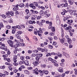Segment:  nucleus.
Returning <instances> with one entry per match:
<instances>
[{"label":"nucleus","mask_w":77,"mask_h":77,"mask_svg":"<svg viewBox=\"0 0 77 77\" xmlns=\"http://www.w3.org/2000/svg\"><path fill=\"white\" fill-rule=\"evenodd\" d=\"M17 58H18V57H17V55H15L14 56L13 58L14 63H13V65L14 66H17L18 65V63H17V60H18Z\"/></svg>","instance_id":"f257e3e1"},{"label":"nucleus","mask_w":77,"mask_h":77,"mask_svg":"<svg viewBox=\"0 0 77 77\" xmlns=\"http://www.w3.org/2000/svg\"><path fill=\"white\" fill-rule=\"evenodd\" d=\"M56 22L58 25H59L60 24V20L59 16L57 15L56 17Z\"/></svg>","instance_id":"f03ea898"},{"label":"nucleus","mask_w":77,"mask_h":77,"mask_svg":"<svg viewBox=\"0 0 77 77\" xmlns=\"http://www.w3.org/2000/svg\"><path fill=\"white\" fill-rule=\"evenodd\" d=\"M48 24H49V26H48L49 29H55V27L51 26L52 24V22H49Z\"/></svg>","instance_id":"7ed1b4c3"},{"label":"nucleus","mask_w":77,"mask_h":77,"mask_svg":"<svg viewBox=\"0 0 77 77\" xmlns=\"http://www.w3.org/2000/svg\"><path fill=\"white\" fill-rule=\"evenodd\" d=\"M39 51H41L42 52H46L48 51V50L46 48L43 49L42 48H38Z\"/></svg>","instance_id":"20e7f679"},{"label":"nucleus","mask_w":77,"mask_h":77,"mask_svg":"<svg viewBox=\"0 0 77 77\" xmlns=\"http://www.w3.org/2000/svg\"><path fill=\"white\" fill-rule=\"evenodd\" d=\"M45 14H47V12L46 11H45V12H44L43 11H40L39 13L40 15L42 16L44 15Z\"/></svg>","instance_id":"39448f33"},{"label":"nucleus","mask_w":77,"mask_h":77,"mask_svg":"<svg viewBox=\"0 0 77 77\" xmlns=\"http://www.w3.org/2000/svg\"><path fill=\"white\" fill-rule=\"evenodd\" d=\"M12 29H21V28L20 27V26L19 25L17 26H12Z\"/></svg>","instance_id":"423d86ee"},{"label":"nucleus","mask_w":77,"mask_h":77,"mask_svg":"<svg viewBox=\"0 0 77 77\" xmlns=\"http://www.w3.org/2000/svg\"><path fill=\"white\" fill-rule=\"evenodd\" d=\"M60 42H61V44H64L65 43V38L63 37L62 39H60Z\"/></svg>","instance_id":"0eeeda50"},{"label":"nucleus","mask_w":77,"mask_h":77,"mask_svg":"<svg viewBox=\"0 0 77 77\" xmlns=\"http://www.w3.org/2000/svg\"><path fill=\"white\" fill-rule=\"evenodd\" d=\"M69 32H70L69 35L70 36H72L73 34L71 32H74L75 30L74 29H70L69 30Z\"/></svg>","instance_id":"6e6552de"},{"label":"nucleus","mask_w":77,"mask_h":77,"mask_svg":"<svg viewBox=\"0 0 77 77\" xmlns=\"http://www.w3.org/2000/svg\"><path fill=\"white\" fill-rule=\"evenodd\" d=\"M38 72H40V76H42V75H44V70L42 71L41 70H39Z\"/></svg>","instance_id":"1a4fd4ad"},{"label":"nucleus","mask_w":77,"mask_h":77,"mask_svg":"<svg viewBox=\"0 0 77 77\" xmlns=\"http://www.w3.org/2000/svg\"><path fill=\"white\" fill-rule=\"evenodd\" d=\"M7 42L8 44H9L10 45H12L14 44V42H13V41L11 40H8Z\"/></svg>","instance_id":"9d476101"},{"label":"nucleus","mask_w":77,"mask_h":77,"mask_svg":"<svg viewBox=\"0 0 77 77\" xmlns=\"http://www.w3.org/2000/svg\"><path fill=\"white\" fill-rule=\"evenodd\" d=\"M39 62L38 61H35L33 63V64L34 66H37V65H39Z\"/></svg>","instance_id":"9b49d317"},{"label":"nucleus","mask_w":77,"mask_h":77,"mask_svg":"<svg viewBox=\"0 0 77 77\" xmlns=\"http://www.w3.org/2000/svg\"><path fill=\"white\" fill-rule=\"evenodd\" d=\"M29 6L31 8H32L33 9H36L35 5H34L33 4H30Z\"/></svg>","instance_id":"f8f14e48"},{"label":"nucleus","mask_w":77,"mask_h":77,"mask_svg":"<svg viewBox=\"0 0 77 77\" xmlns=\"http://www.w3.org/2000/svg\"><path fill=\"white\" fill-rule=\"evenodd\" d=\"M58 71L59 72H63V68L62 67H60L58 68L57 69Z\"/></svg>","instance_id":"ddd939ff"},{"label":"nucleus","mask_w":77,"mask_h":77,"mask_svg":"<svg viewBox=\"0 0 77 77\" xmlns=\"http://www.w3.org/2000/svg\"><path fill=\"white\" fill-rule=\"evenodd\" d=\"M29 61L27 60H25L24 61V64L26 65H27V66H29Z\"/></svg>","instance_id":"4468645a"},{"label":"nucleus","mask_w":77,"mask_h":77,"mask_svg":"<svg viewBox=\"0 0 77 77\" xmlns=\"http://www.w3.org/2000/svg\"><path fill=\"white\" fill-rule=\"evenodd\" d=\"M61 6L62 7H64V8H65V7H66V6H68V3H65V4H62L61 5Z\"/></svg>","instance_id":"2eb2a0df"},{"label":"nucleus","mask_w":77,"mask_h":77,"mask_svg":"<svg viewBox=\"0 0 77 77\" xmlns=\"http://www.w3.org/2000/svg\"><path fill=\"white\" fill-rule=\"evenodd\" d=\"M70 14L71 15H74V16H75L76 15V13H75V12L72 11L70 12Z\"/></svg>","instance_id":"dca6fc26"},{"label":"nucleus","mask_w":77,"mask_h":77,"mask_svg":"<svg viewBox=\"0 0 77 77\" xmlns=\"http://www.w3.org/2000/svg\"><path fill=\"white\" fill-rule=\"evenodd\" d=\"M68 23L69 25H71V23H73V21L72 20H67Z\"/></svg>","instance_id":"f3484780"},{"label":"nucleus","mask_w":77,"mask_h":77,"mask_svg":"<svg viewBox=\"0 0 77 77\" xmlns=\"http://www.w3.org/2000/svg\"><path fill=\"white\" fill-rule=\"evenodd\" d=\"M0 48L3 50H5V51H7V47L6 46H4V47H1Z\"/></svg>","instance_id":"a211bd4d"},{"label":"nucleus","mask_w":77,"mask_h":77,"mask_svg":"<svg viewBox=\"0 0 77 77\" xmlns=\"http://www.w3.org/2000/svg\"><path fill=\"white\" fill-rule=\"evenodd\" d=\"M17 35H18L17 34H15V36H16L17 39H21V36H20V35L17 36Z\"/></svg>","instance_id":"6ab92c4d"},{"label":"nucleus","mask_w":77,"mask_h":77,"mask_svg":"<svg viewBox=\"0 0 77 77\" xmlns=\"http://www.w3.org/2000/svg\"><path fill=\"white\" fill-rule=\"evenodd\" d=\"M51 55H52V52L51 53H49L46 54V57H48V56H51Z\"/></svg>","instance_id":"aec40b11"},{"label":"nucleus","mask_w":77,"mask_h":77,"mask_svg":"<svg viewBox=\"0 0 77 77\" xmlns=\"http://www.w3.org/2000/svg\"><path fill=\"white\" fill-rule=\"evenodd\" d=\"M33 4L34 5H35V6H36V7H38L39 6V5H38V2H33Z\"/></svg>","instance_id":"412c9836"},{"label":"nucleus","mask_w":77,"mask_h":77,"mask_svg":"<svg viewBox=\"0 0 77 77\" xmlns=\"http://www.w3.org/2000/svg\"><path fill=\"white\" fill-rule=\"evenodd\" d=\"M6 15H7V17L8 18H10L11 17V16L9 15V12H7L6 13Z\"/></svg>","instance_id":"4be33fe9"},{"label":"nucleus","mask_w":77,"mask_h":77,"mask_svg":"<svg viewBox=\"0 0 77 77\" xmlns=\"http://www.w3.org/2000/svg\"><path fill=\"white\" fill-rule=\"evenodd\" d=\"M19 6L20 8H23V7H24V5L23 3H21L19 5Z\"/></svg>","instance_id":"5701e85b"},{"label":"nucleus","mask_w":77,"mask_h":77,"mask_svg":"<svg viewBox=\"0 0 77 77\" xmlns=\"http://www.w3.org/2000/svg\"><path fill=\"white\" fill-rule=\"evenodd\" d=\"M24 73L25 74H28V75H29L30 74V72H29L27 70H25L24 71Z\"/></svg>","instance_id":"b1692460"},{"label":"nucleus","mask_w":77,"mask_h":77,"mask_svg":"<svg viewBox=\"0 0 77 77\" xmlns=\"http://www.w3.org/2000/svg\"><path fill=\"white\" fill-rule=\"evenodd\" d=\"M1 17H2V18H3L4 19H5V18H6V17H7L6 16L5 14H2L1 16Z\"/></svg>","instance_id":"393cba45"},{"label":"nucleus","mask_w":77,"mask_h":77,"mask_svg":"<svg viewBox=\"0 0 77 77\" xmlns=\"http://www.w3.org/2000/svg\"><path fill=\"white\" fill-rule=\"evenodd\" d=\"M9 14L11 16H14V11H10L9 12Z\"/></svg>","instance_id":"a878e982"},{"label":"nucleus","mask_w":77,"mask_h":77,"mask_svg":"<svg viewBox=\"0 0 77 77\" xmlns=\"http://www.w3.org/2000/svg\"><path fill=\"white\" fill-rule=\"evenodd\" d=\"M68 2H69V3L70 5H73V2L70 0H68Z\"/></svg>","instance_id":"bb28decb"},{"label":"nucleus","mask_w":77,"mask_h":77,"mask_svg":"<svg viewBox=\"0 0 77 77\" xmlns=\"http://www.w3.org/2000/svg\"><path fill=\"white\" fill-rule=\"evenodd\" d=\"M6 68V66H5L3 65V66H0V68L1 69H4Z\"/></svg>","instance_id":"cd10ccee"},{"label":"nucleus","mask_w":77,"mask_h":77,"mask_svg":"<svg viewBox=\"0 0 77 77\" xmlns=\"http://www.w3.org/2000/svg\"><path fill=\"white\" fill-rule=\"evenodd\" d=\"M25 13L26 14H29V10L27 9H26L25 10Z\"/></svg>","instance_id":"c85d7f7f"},{"label":"nucleus","mask_w":77,"mask_h":77,"mask_svg":"<svg viewBox=\"0 0 77 77\" xmlns=\"http://www.w3.org/2000/svg\"><path fill=\"white\" fill-rule=\"evenodd\" d=\"M20 42H19L18 41H17L16 42V45L18 46V47H20Z\"/></svg>","instance_id":"c756f323"},{"label":"nucleus","mask_w":77,"mask_h":77,"mask_svg":"<svg viewBox=\"0 0 77 77\" xmlns=\"http://www.w3.org/2000/svg\"><path fill=\"white\" fill-rule=\"evenodd\" d=\"M61 36L62 37H63L64 35H63V29H62L61 30Z\"/></svg>","instance_id":"7c9ffc66"},{"label":"nucleus","mask_w":77,"mask_h":77,"mask_svg":"<svg viewBox=\"0 0 77 77\" xmlns=\"http://www.w3.org/2000/svg\"><path fill=\"white\" fill-rule=\"evenodd\" d=\"M42 17H41V16H38L37 17L36 19L37 20H40V19Z\"/></svg>","instance_id":"2f4dec72"},{"label":"nucleus","mask_w":77,"mask_h":77,"mask_svg":"<svg viewBox=\"0 0 77 77\" xmlns=\"http://www.w3.org/2000/svg\"><path fill=\"white\" fill-rule=\"evenodd\" d=\"M19 46H22V47H24V43H20Z\"/></svg>","instance_id":"473e14b6"},{"label":"nucleus","mask_w":77,"mask_h":77,"mask_svg":"<svg viewBox=\"0 0 77 77\" xmlns=\"http://www.w3.org/2000/svg\"><path fill=\"white\" fill-rule=\"evenodd\" d=\"M51 62L53 63H57V61L54 60H52V61H51Z\"/></svg>","instance_id":"72a5a7b5"},{"label":"nucleus","mask_w":77,"mask_h":77,"mask_svg":"<svg viewBox=\"0 0 77 77\" xmlns=\"http://www.w3.org/2000/svg\"><path fill=\"white\" fill-rule=\"evenodd\" d=\"M44 72L45 74V75H47V74H48V73L49 72L48 71H45L44 70Z\"/></svg>","instance_id":"f704fd0d"},{"label":"nucleus","mask_w":77,"mask_h":77,"mask_svg":"<svg viewBox=\"0 0 77 77\" xmlns=\"http://www.w3.org/2000/svg\"><path fill=\"white\" fill-rule=\"evenodd\" d=\"M71 42H72V40H71V39H68V43H69V44H71Z\"/></svg>","instance_id":"c9c22d12"},{"label":"nucleus","mask_w":77,"mask_h":77,"mask_svg":"<svg viewBox=\"0 0 77 77\" xmlns=\"http://www.w3.org/2000/svg\"><path fill=\"white\" fill-rule=\"evenodd\" d=\"M20 59L22 60H24V57L23 56H21L20 57Z\"/></svg>","instance_id":"e433bc0d"},{"label":"nucleus","mask_w":77,"mask_h":77,"mask_svg":"<svg viewBox=\"0 0 77 77\" xmlns=\"http://www.w3.org/2000/svg\"><path fill=\"white\" fill-rule=\"evenodd\" d=\"M17 33L18 34V35H21V34L23 33V32L20 31H18L17 32Z\"/></svg>","instance_id":"4c0bfd02"},{"label":"nucleus","mask_w":77,"mask_h":77,"mask_svg":"<svg viewBox=\"0 0 77 77\" xmlns=\"http://www.w3.org/2000/svg\"><path fill=\"white\" fill-rule=\"evenodd\" d=\"M13 52L14 54H17V49H15L14 50Z\"/></svg>","instance_id":"58836bf2"},{"label":"nucleus","mask_w":77,"mask_h":77,"mask_svg":"<svg viewBox=\"0 0 77 77\" xmlns=\"http://www.w3.org/2000/svg\"><path fill=\"white\" fill-rule=\"evenodd\" d=\"M36 55L37 56H39L40 57H42L43 56L42 54H37Z\"/></svg>","instance_id":"ea45409f"},{"label":"nucleus","mask_w":77,"mask_h":77,"mask_svg":"<svg viewBox=\"0 0 77 77\" xmlns=\"http://www.w3.org/2000/svg\"><path fill=\"white\" fill-rule=\"evenodd\" d=\"M69 18L68 17H64L63 19V20L64 21H66L67 20H68Z\"/></svg>","instance_id":"a19ab883"},{"label":"nucleus","mask_w":77,"mask_h":77,"mask_svg":"<svg viewBox=\"0 0 77 77\" xmlns=\"http://www.w3.org/2000/svg\"><path fill=\"white\" fill-rule=\"evenodd\" d=\"M8 20V22L11 23H12L13 22V21H12V18H10L9 19V20Z\"/></svg>","instance_id":"79ce46f5"},{"label":"nucleus","mask_w":77,"mask_h":77,"mask_svg":"<svg viewBox=\"0 0 77 77\" xmlns=\"http://www.w3.org/2000/svg\"><path fill=\"white\" fill-rule=\"evenodd\" d=\"M16 31L17 30L15 29H13V30H12V33H13V34H14V33H15V32H16Z\"/></svg>","instance_id":"37998d69"},{"label":"nucleus","mask_w":77,"mask_h":77,"mask_svg":"<svg viewBox=\"0 0 77 77\" xmlns=\"http://www.w3.org/2000/svg\"><path fill=\"white\" fill-rule=\"evenodd\" d=\"M45 14L46 15V17H50V14H47H47Z\"/></svg>","instance_id":"c03bdc74"},{"label":"nucleus","mask_w":77,"mask_h":77,"mask_svg":"<svg viewBox=\"0 0 77 77\" xmlns=\"http://www.w3.org/2000/svg\"><path fill=\"white\" fill-rule=\"evenodd\" d=\"M37 33H42V30H41V29H40L39 30V31L38 30L37 31Z\"/></svg>","instance_id":"a18cd8bd"},{"label":"nucleus","mask_w":77,"mask_h":77,"mask_svg":"<svg viewBox=\"0 0 77 77\" xmlns=\"http://www.w3.org/2000/svg\"><path fill=\"white\" fill-rule=\"evenodd\" d=\"M35 59L36 60H39L40 59V57L39 56L36 57L35 58Z\"/></svg>","instance_id":"49530a36"},{"label":"nucleus","mask_w":77,"mask_h":77,"mask_svg":"<svg viewBox=\"0 0 77 77\" xmlns=\"http://www.w3.org/2000/svg\"><path fill=\"white\" fill-rule=\"evenodd\" d=\"M49 35H51V36H53L54 35V33H53V32H50L49 33Z\"/></svg>","instance_id":"de8ad7c7"},{"label":"nucleus","mask_w":77,"mask_h":77,"mask_svg":"<svg viewBox=\"0 0 77 77\" xmlns=\"http://www.w3.org/2000/svg\"><path fill=\"white\" fill-rule=\"evenodd\" d=\"M62 53L63 54V55L64 56H65V57L66 56V55L67 54V53H66L64 52H62Z\"/></svg>","instance_id":"09e8293b"},{"label":"nucleus","mask_w":77,"mask_h":77,"mask_svg":"<svg viewBox=\"0 0 77 77\" xmlns=\"http://www.w3.org/2000/svg\"><path fill=\"white\" fill-rule=\"evenodd\" d=\"M31 12H32L31 14H35V11L33 10H30Z\"/></svg>","instance_id":"8fccbe9b"},{"label":"nucleus","mask_w":77,"mask_h":77,"mask_svg":"<svg viewBox=\"0 0 77 77\" xmlns=\"http://www.w3.org/2000/svg\"><path fill=\"white\" fill-rule=\"evenodd\" d=\"M49 48L51 49H52V48H53V46L49 45Z\"/></svg>","instance_id":"3c124183"},{"label":"nucleus","mask_w":77,"mask_h":77,"mask_svg":"<svg viewBox=\"0 0 77 77\" xmlns=\"http://www.w3.org/2000/svg\"><path fill=\"white\" fill-rule=\"evenodd\" d=\"M3 25L2 23L0 24V29H2V27H3Z\"/></svg>","instance_id":"603ef678"},{"label":"nucleus","mask_w":77,"mask_h":77,"mask_svg":"<svg viewBox=\"0 0 77 77\" xmlns=\"http://www.w3.org/2000/svg\"><path fill=\"white\" fill-rule=\"evenodd\" d=\"M5 38H3L0 39V41H3L5 40Z\"/></svg>","instance_id":"864d4df0"},{"label":"nucleus","mask_w":77,"mask_h":77,"mask_svg":"<svg viewBox=\"0 0 77 77\" xmlns=\"http://www.w3.org/2000/svg\"><path fill=\"white\" fill-rule=\"evenodd\" d=\"M29 70H31V69H33V67H29L27 68Z\"/></svg>","instance_id":"5fc2aeb1"},{"label":"nucleus","mask_w":77,"mask_h":77,"mask_svg":"<svg viewBox=\"0 0 77 77\" xmlns=\"http://www.w3.org/2000/svg\"><path fill=\"white\" fill-rule=\"evenodd\" d=\"M74 70L75 71V75H77V69H74Z\"/></svg>","instance_id":"6e6d98bb"},{"label":"nucleus","mask_w":77,"mask_h":77,"mask_svg":"<svg viewBox=\"0 0 77 77\" xmlns=\"http://www.w3.org/2000/svg\"><path fill=\"white\" fill-rule=\"evenodd\" d=\"M7 28L8 29H11V26H10L8 25L7 26Z\"/></svg>","instance_id":"4d7b16f0"},{"label":"nucleus","mask_w":77,"mask_h":77,"mask_svg":"<svg viewBox=\"0 0 77 77\" xmlns=\"http://www.w3.org/2000/svg\"><path fill=\"white\" fill-rule=\"evenodd\" d=\"M13 47L14 48H17V47H19L18 46H17V45H13Z\"/></svg>","instance_id":"13d9d810"},{"label":"nucleus","mask_w":77,"mask_h":77,"mask_svg":"<svg viewBox=\"0 0 77 77\" xmlns=\"http://www.w3.org/2000/svg\"><path fill=\"white\" fill-rule=\"evenodd\" d=\"M65 57H66V58H69V55L67 54Z\"/></svg>","instance_id":"bf43d9fd"},{"label":"nucleus","mask_w":77,"mask_h":77,"mask_svg":"<svg viewBox=\"0 0 77 77\" xmlns=\"http://www.w3.org/2000/svg\"><path fill=\"white\" fill-rule=\"evenodd\" d=\"M33 51L34 53H38V50H34Z\"/></svg>","instance_id":"052dcab7"},{"label":"nucleus","mask_w":77,"mask_h":77,"mask_svg":"<svg viewBox=\"0 0 77 77\" xmlns=\"http://www.w3.org/2000/svg\"><path fill=\"white\" fill-rule=\"evenodd\" d=\"M41 66L42 68H44L46 67V64L42 65H41Z\"/></svg>","instance_id":"680f3d73"},{"label":"nucleus","mask_w":77,"mask_h":77,"mask_svg":"<svg viewBox=\"0 0 77 77\" xmlns=\"http://www.w3.org/2000/svg\"><path fill=\"white\" fill-rule=\"evenodd\" d=\"M72 29V27L71 26H68L67 27L66 29Z\"/></svg>","instance_id":"e2e57ef3"},{"label":"nucleus","mask_w":77,"mask_h":77,"mask_svg":"<svg viewBox=\"0 0 77 77\" xmlns=\"http://www.w3.org/2000/svg\"><path fill=\"white\" fill-rule=\"evenodd\" d=\"M8 55L7 54L4 55L2 56V57H4V58L8 57Z\"/></svg>","instance_id":"0e129e2a"},{"label":"nucleus","mask_w":77,"mask_h":77,"mask_svg":"<svg viewBox=\"0 0 77 77\" xmlns=\"http://www.w3.org/2000/svg\"><path fill=\"white\" fill-rule=\"evenodd\" d=\"M48 60H50V61H52L53 60V59L51 57H49L48 58Z\"/></svg>","instance_id":"69168bd1"},{"label":"nucleus","mask_w":77,"mask_h":77,"mask_svg":"<svg viewBox=\"0 0 77 77\" xmlns=\"http://www.w3.org/2000/svg\"><path fill=\"white\" fill-rule=\"evenodd\" d=\"M57 44V43L56 42H53V45H56Z\"/></svg>","instance_id":"338daca9"},{"label":"nucleus","mask_w":77,"mask_h":77,"mask_svg":"<svg viewBox=\"0 0 77 77\" xmlns=\"http://www.w3.org/2000/svg\"><path fill=\"white\" fill-rule=\"evenodd\" d=\"M26 58V59H30V56H27Z\"/></svg>","instance_id":"774afa93"}]
</instances>
